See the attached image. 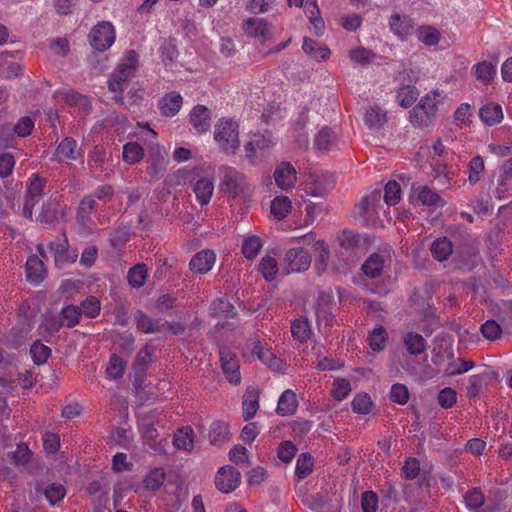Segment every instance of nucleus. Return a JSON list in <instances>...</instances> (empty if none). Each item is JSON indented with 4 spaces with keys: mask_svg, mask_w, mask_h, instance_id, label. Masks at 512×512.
Wrapping results in <instances>:
<instances>
[{
    "mask_svg": "<svg viewBox=\"0 0 512 512\" xmlns=\"http://www.w3.org/2000/svg\"><path fill=\"white\" fill-rule=\"evenodd\" d=\"M214 141L226 154H235L240 147L239 124L230 118H221L214 126Z\"/></svg>",
    "mask_w": 512,
    "mask_h": 512,
    "instance_id": "nucleus-1",
    "label": "nucleus"
},
{
    "mask_svg": "<svg viewBox=\"0 0 512 512\" xmlns=\"http://www.w3.org/2000/svg\"><path fill=\"white\" fill-rule=\"evenodd\" d=\"M446 100L447 95L444 91L434 90L427 93L410 112L411 123L415 126L427 125Z\"/></svg>",
    "mask_w": 512,
    "mask_h": 512,
    "instance_id": "nucleus-2",
    "label": "nucleus"
},
{
    "mask_svg": "<svg viewBox=\"0 0 512 512\" xmlns=\"http://www.w3.org/2000/svg\"><path fill=\"white\" fill-rule=\"evenodd\" d=\"M220 191L233 198L246 197L252 192V185L245 174L226 166L221 169Z\"/></svg>",
    "mask_w": 512,
    "mask_h": 512,
    "instance_id": "nucleus-3",
    "label": "nucleus"
},
{
    "mask_svg": "<svg viewBox=\"0 0 512 512\" xmlns=\"http://www.w3.org/2000/svg\"><path fill=\"white\" fill-rule=\"evenodd\" d=\"M192 190L201 206L209 204L214 193V170L210 165L196 166L193 171Z\"/></svg>",
    "mask_w": 512,
    "mask_h": 512,
    "instance_id": "nucleus-4",
    "label": "nucleus"
},
{
    "mask_svg": "<svg viewBox=\"0 0 512 512\" xmlns=\"http://www.w3.org/2000/svg\"><path fill=\"white\" fill-rule=\"evenodd\" d=\"M138 57L134 51H128L115 71L111 74L108 86L112 92L121 93L125 87L126 82L133 76L137 69Z\"/></svg>",
    "mask_w": 512,
    "mask_h": 512,
    "instance_id": "nucleus-5",
    "label": "nucleus"
},
{
    "mask_svg": "<svg viewBox=\"0 0 512 512\" xmlns=\"http://www.w3.org/2000/svg\"><path fill=\"white\" fill-rule=\"evenodd\" d=\"M243 355L247 358L257 357L264 365L274 371H281L285 368L284 361L257 338L251 339L247 343Z\"/></svg>",
    "mask_w": 512,
    "mask_h": 512,
    "instance_id": "nucleus-6",
    "label": "nucleus"
},
{
    "mask_svg": "<svg viewBox=\"0 0 512 512\" xmlns=\"http://www.w3.org/2000/svg\"><path fill=\"white\" fill-rule=\"evenodd\" d=\"M115 29L111 22L102 21L97 23L90 31L88 39L90 45L96 51H105L115 42Z\"/></svg>",
    "mask_w": 512,
    "mask_h": 512,
    "instance_id": "nucleus-7",
    "label": "nucleus"
},
{
    "mask_svg": "<svg viewBox=\"0 0 512 512\" xmlns=\"http://www.w3.org/2000/svg\"><path fill=\"white\" fill-rule=\"evenodd\" d=\"M381 192L372 191L369 195L363 197L356 205L354 215L363 224H374L377 218V206L380 203Z\"/></svg>",
    "mask_w": 512,
    "mask_h": 512,
    "instance_id": "nucleus-8",
    "label": "nucleus"
},
{
    "mask_svg": "<svg viewBox=\"0 0 512 512\" xmlns=\"http://www.w3.org/2000/svg\"><path fill=\"white\" fill-rule=\"evenodd\" d=\"M311 265V256L303 248H290L285 253L284 271L286 274L306 271Z\"/></svg>",
    "mask_w": 512,
    "mask_h": 512,
    "instance_id": "nucleus-9",
    "label": "nucleus"
},
{
    "mask_svg": "<svg viewBox=\"0 0 512 512\" xmlns=\"http://www.w3.org/2000/svg\"><path fill=\"white\" fill-rule=\"evenodd\" d=\"M240 483L241 474L233 466H223L216 473L215 486L222 493L233 492L239 487Z\"/></svg>",
    "mask_w": 512,
    "mask_h": 512,
    "instance_id": "nucleus-10",
    "label": "nucleus"
},
{
    "mask_svg": "<svg viewBox=\"0 0 512 512\" xmlns=\"http://www.w3.org/2000/svg\"><path fill=\"white\" fill-rule=\"evenodd\" d=\"M390 31L399 39L407 40L415 32L413 18L408 15L393 13L388 21Z\"/></svg>",
    "mask_w": 512,
    "mask_h": 512,
    "instance_id": "nucleus-11",
    "label": "nucleus"
},
{
    "mask_svg": "<svg viewBox=\"0 0 512 512\" xmlns=\"http://www.w3.org/2000/svg\"><path fill=\"white\" fill-rule=\"evenodd\" d=\"M45 180L38 175H34L27 189V199L23 206V215L26 218H32V211L35 204L40 200Z\"/></svg>",
    "mask_w": 512,
    "mask_h": 512,
    "instance_id": "nucleus-12",
    "label": "nucleus"
},
{
    "mask_svg": "<svg viewBox=\"0 0 512 512\" xmlns=\"http://www.w3.org/2000/svg\"><path fill=\"white\" fill-rule=\"evenodd\" d=\"M273 145L272 137L269 133L253 134L249 141L245 144L247 157L254 159L258 155L264 153Z\"/></svg>",
    "mask_w": 512,
    "mask_h": 512,
    "instance_id": "nucleus-13",
    "label": "nucleus"
},
{
    "mask_svg": "<svg viewBox=\"0 0 512 512\" xmlns=\"http://www.w3.org/2000/svg\"><path fill=\"white\" fill-rule=\"evenodd\" d=\"M274 180L282 190L293 188L297 182L296 170L293 165L288 162L279 164L274 171Z\"/></svg>",
    "mask_w": 512,
    "mask_h": 512,
    "instance_id": "nucleus-14",
    "label": "nucleus"
},
{
    "mask_svg": "<svg viewBox=\"0 0 512 512\" xmlns=\"http://www.w3.org/2000/svg\"><path fill=\"white\" fill-rule=\"evenodd\" d=\"M81 156V150L78 148L77 142L70 137L64 138L54 153L55 160L66 163L75 161Z\"/></svg>",
    "mask_w": 512,
    "mask_h": 512,
    "instance_id": "nucleus-15",
    "label": "nucleus"
},
{
    "mask_svg": "<svg viewBox=\"0 0 512 512\" xmlns=\"http://www.w3.org/2000/svg\"><path fill=\"white\" fill-rule=\"evenodd\" d=\"M220 360L222 364V370L227 380L232 384H239L241 381V375L239 371V363L235 355L226 351H220Z\"/></svg>",
    "mask_w": 512,
    "mask_h": 512,
    "instance_id": "nucleus-16",
    "label": "nucleus"
},
{
    "mask_svg": "<svg viewBox=\"0 0 512 512\" xmlns=\"http://www.w3.org/2000/svg\"><path fill=\"white\" fill-rule=\"evenodd\" d=\"M243 31L249 37H258L263 41L271 37L270 26L266 20L257 17L248 18L243 23Z\"/></svg>",
    "mask_w": 512,
    "mask_h": 512,
    "instance_id": "nucleus-17",
    "label": "nucleus"
},
{
    "mask_svg": "<svg viewBox=\"0 0 512 512\" xmlns=\"http://www.w3.org/2000/svg\"><path fill=\"white\" fill-rule=\"evenodd\" d=\"M410 197L412 199L416 198L427 206L441 207L445 204L437 192L425 185H413Z\"/></svg>",
    "mask_w": 512,
    "mask_h": 512,
    "instance_id": "nucleus-18",
    "label": "nucleus"
},
{
    "mask_svg": "<svg viewBox=\"0 0 512 512\" xmlns=\"http://www.w3.org/2000/svg\"><path fill=\"white\" fill-rule=\"evenodd\" d=\"M215 260L216 255L212 250H202L192 257L189 267L195 273L205 274L212 269Z\"/></svg>",
    "mask_w": 512,
    "mask_h": 512,
    "instance_id": "nucleus-19",
    "label": "nucleus"
},
{
    "mask_svg": "<svg viewBox=\"0 0 512 512\" xmlns=\"http://www.w3.org/2000/svg\"><path fill=\"white\" fill-rule=\"evenodd\" d=\"M259 409V390L249 387L243 395L242 413L243 418L248 421L252 419Z\"/></svg>",
    "mask_w": 512,
    "mask_h": 512,
    "instance_id": "nucleus-20",
    "label": "nucleus"
},
{
    "mask_svg": "<svg viewBox=\"0 0 512 512\" xmlns=\"http://www.w3.org/2000/svg\"><path fill=\"white\" fill-rule=\"evenodd\" d=\"M417 40L427 47L436 46L442 39L440 30L432 25H420L415 29Z\"/></svg>",
    "mask_w": 512,
    "mask_h": 512,
    "instance_id": "nucleus-21",
    "label": "nucleus"
},
{
    "mask_svg": "<svg viewBox=\"0 0 512 512\" xmlns=\"http://www.w3.org/2000/svg\"><path fill=\"white\" fill-rule=\"evenodd\" d=\"M479 116L488 126L496 125L504 118L502 106L495 102H488L483 105L480 108Z\"/></svg>",
    "mask_w": 512,
    "mask_h": 512,
    "instance_id": "nucleus-22",
    "label": "nucleus"
},
{
    "mask_svg": "<svg viewBox=\"0 0 512 512\" xmlns=\"http://www.w3.org/2000/svg\"><path fill=\"white\" fill-rule=\"evenodd\" d=\"M182 104V96L177 92H170L160 100L159 108L164 116L173 117L179 112Z\"/></svg>",
    "mask_w": 512,
    "mask_h": 512,
    "instance_id": "nucleus-23",
    "label": "nucleus"
},
{
    "mask_svg": "<svg viewBox=\"0 0 512 512\" xmlns=\"http://www.w3.org/2000/svg\"><path fill=\"white\" fill-rule=\"evenodd\" d=\"M46 276L43 262L36 255H32L26 262V277L32 284H39Z\"/></svg>",
    "mask_w": 512,
    "mask_h": 512,
    "instance_id": "nucleus-24",
    "label": "nucleus"
},
{
    "mask_svg": "<svg viewBox=\"0 0 512 512\" xmlns=\"http://www.w3.org/2000/svg\"><path fill=\"white\" fill-rule=\"evenodd\" d=\"M190 123L198 133H204L210 128V112L203 105L196 106L190 113Z\"/></svg>",
    "mask_w": 512,
    "mask_h": 512,
    "instance_id": "nucleus-25",
    "label": "nucleus"
},
{
    "mask_svg": "<svg viewBox=\"0 0 512 512\" xmlns=\"http://www.w3.org/2000/svg\"><path fill=\"white\" fill-rule=\"evenodd\" d=\"M195 434L191 427L180 428L173 437V445L176 449L191 452L194 448Z\"/></svg>",
    "mask_w": 512,
    "mask_h": 512,
    "instance_id": "nucleus-26",
    "label": "nucleus"
},
{
    "mask_svg": "<svg viewBox=\"0 0 512 512\" xmlns=\"http://www.w3.org/2000/svg\"><path fill=\"white\" fill-rule=\"evenodd\" d=\"M297 407L298 401L296 393L291 389H287L281 394L278 400L276 412L281 416H289L296 412Z\"/></svg>",
    "mask_w": 512,
    "mask_h": 512,
    "instance_id": "nucleus-27",
    "label": "nucleus"
},
{
    "mask_svg": "<svg viewBox=\"0 0 512 512\" xmlns=\"http://www.w3.org/2000/svg\"><path fill=\"white\" fill-rule=\"evenodd\" d=\"M472 73L479 82L488 85L496 76L497 67L491 62L481 61L472 67Z\"/></svg>",
    "mask_w": 512,
    "mask_h": 512,
    "instance_id": "nucleus-28",
    "label": "nucleus"
},
{
    "mask_svg": "<svg viewBox=\"0 0 512 512\" xmlns=\"http://www.w3.org/2000/svg\"><path fill=\"white\" fill-rule=\"evenodd\" d=\"M292 210V201L287 196H277L271 201L270 211L277 220L285 219Z\"/></svg>",
    "mask_w": 512,
    "mask_h": 512,
    "instance_id": "nucleus-29",
    "label": "nucleus"
},
{
    "mask_svg": "<svg viewBox=\"0 0 512 512\" xmlns=\"http://www.w3.org/2000/svg\"><path fill=\"white\" fill-rule=\"evenodd\" d=\"M386 258L387 256L380 253L372 254L363 264V272L371 278L379 276L384 268Z\"/></svg>",
    "mask_w": 512,
    "mask_h": 512,
    "instance_id": "nucleus-30",
    "label": "nucleus"
},
{
    "mask_svg": "<svg viewBox=\"0 0 512 512\" xmlns=\"http://www.w3.org/2000/svg\"><path fill=\"white\" fill-rule=\"evenodd\" d=\"M303 51L315 60H325L330 55V50L324 45L305 37L303 40Z\"/></svg>",
    "mask_w": 512,
    "mask_h": 512,
    "instance_id": "nucleus-31",
    "label": "nucleus"
},
{
    "mask_svg": "<svg viewBox=\"0 0 512 512\" xmlns=\"http://www.w3.org/2000/svg\"><path fill=\"white\" fill-rule=\"evenodd\" d=\"M136 324L139 330L146 334L159 333L164 330V324L154 322L148 315L138 311L135 315Z\"/></svg>",
    "mask_w": 512,
    "mask_h": 512,
    "instance_id": "nucleus-32",
    "label": "nucleus"
},
{
    "mask_svg": "<svg viewBox=\"0 0 512 512\" xmlns=\"http://www.w3.org/2000/svg\"><path fill=\"white\" fill-rule=\"evenodd\" d=\"M258 271L262 274L266 281H272L275 279L279 271L278 261L276 258L266 255L259 262Z\"/></svg>",
    "mask_w": 512,
    "mask_h": 512,
    "instance_id": "nucleus-33",
    "label": "nucleus"
},
{
    "mask_svg": "<svg viewBox=\"0 0 512 512\" xmlns=\"http://www.w3.org/2000/svg\"><path fill=\"white\" fill-rule=\"evenodd\" d=\"M448 357L451 358V361L447 364V366L444 369L446 375L452 376L462 374L468 372L474 367L473 361L463 360L461 358L454 360L451 351L448 352Z\"/></svg>",
    "mask_w": 512,
    "mask_h": 512,
    "instance_id": "nucleus-34",
    "label": "nucleus"
},
{
    "mask_svg": "<svg viewBox=\"0 0 512 512\" xmlns=\"http://www.w3.org/2000/svg\"><path fill=\"white\" fill-rule=\"evenodd\" d=\"M56 96L63 99L69 105L78 106L79 109L83 110L84 112H88L91 108V104L88 98L74 91L69 90L66 92H57Z\"/></svg>",
    "mask_w": 512,
    "mask_h": 512,
    "instance_id": "nucleus-35",
    "label": "nucleus"
},
{
    "mask_svg": "<svg viewBox=\"0 0 512 512\" xmlns=\"http://www.w3.org/2000/svg\"><path fill=\"white\" fill-rule=\"evenodd\" d=\"M387 121V115L384 110L374 106L370 107L365 114V123L371 129L381 128Z\"/></svg>",
    "mask_w": 512,
    "mask_h": 512,
    "instance_id": "nucleus-36",
    "label": "nucleus"
},
{
    "mask_svg": "<svg viewBox=\"0 0 512 512\" xmlns=\"http://www.w3.org/2000/svg\"><path fill=\"white\" fill-rule=\"evenodd\" d=\"M418 96L419 91L415 86L404 85L398 90L396 101L401 107L408 108L417 100Z\"/></svg>",
    "mask_w": 512,
    "mask_h": 512,
    "instance_id": "nucleus-37",
    "label": "nucleus"
},
{
    "mask_svg": "<svg viewBox=\"0 0 512 512\" xmlns=\"http://www.w3.org/2000/svg\"><path fill=\"white\" fill-rule=\"evenodd\" d=\"M229 437V425L224 421H214L209 430V439L212 444H219Z\"/></svg>",
    "mask_w": 512,
    "mask_h": 512,
    "instance_id": "nucleus-38",
    "label": "nucleus"
},
{
    "mask_svg": "<svg viewBox=\"0 0 512 512\" xmlns=\"http://www.w3.org/2000/svg\"><path fill=\"white\" fill-rule=\"evenodd\" d=\"M431 253L436 260L445 261L452 254V244L447 238L437 239L431 246Z\"/></svg>",
    "mask_w": 512,
    "mask_h": 512,
    "instance_id": "nucleus-39",
    "label": "nucleus"
},
{
    "mask_svg": "<svg viewBox=\"0 0 512 512\" xmlns=\"http://www.w3.org/2000/svg\"><path fill=\"white\" fill-rule=\"evenodd\" d=\"M291 333L299 342H306L309 340L312 335V330L307 319H296L291 325Z\"/></svg>",
    "mask_w": 512,
    "mask_h": 512,
    "instance_id": "nucleus-40",
    "label": "nucleus"
},
{
    "mask_svg": "<svg viewBox=\"0 0 512 512\" xmlns=\"http://www.w3.org/2000/svg\"><path fill=\"white\" fill-rule=\"evenodd\" d=\"M407 351L412 355H419L426 349L425 339L418 333H408L404 338Z\"/></svg>",
    "mask_w": 512,
    "mask_h": 512,
    "instance_id": "nucleus-41",
    "label": "nucleus"
},
{
    "mask_svg": "<svg viewBox=\"0 0 512 512\" xmlns=\"http://www.w3.org/2000/svg\"><path fill=\"white\" fill-rule=\"evenodd\" d=\"M148 270L144 264H137L128 272V282L133 288L142 287L147 279Z\"/></svg>",
    "mask_w": 512,
    "mask_h": 512,
    "instance_id": "nucleus-42",
    "label": "nucleus"
},
{
    "mask_svg": "<svg viewBox=\"0 0 512 512\" xmlns=\"http://www.w3.org/2000/svg\"><path fill=\"white\" fill-rule=\"evenodd\" d=\"M144 149L136 142H129L123 147V159L128 164H135L142 160Z\"/></svg>",
    "mask_w": 512,
    "mask_h": 512,
    "instance_id": "nucleus-43",
    "label": "nucleus"
},
{
    "mask_svg": "<svg viewBox=\"0 0 512 512\" xmlns=\"http://www.w3.org/2000/svg\"><path fill=\"white\" fill-rule=\"evenodd\" d=\"M165 480V472L162 468H155L151 470L144 479V485L147 490H158Z\"/></svg>",
    "mask_w": 512,
    "mask_h": 512,
    "instance_id": "nucleus-44",
    "label": "nucleus"
},
{
    "mask_svg": "<svg viewBox=\"0 0 512 512\" xmlns=\"http://www.w3.org/2000/svg\"><path fill=\"white\" fill-rule=\"evenodd\" d=\"M210 313L213 316L229 317L235 315V308L228 300L220 298L212 302Z\"/></svg>",
    "mask_w": 512,
    "mask_h": 512,
    "instance_id": "nucleus-45",
    "label": "nucleus"
},
{
    "mask_svg": "<svg viewBox=\"0 0 512 512\" xmlns=\"http://www.w3.org/2000/svg\"><path fill=\"white\" fill-rule=\"evenodd\" d=\"M32 360L37 365H42L47 362L51 356V349L41 342H35L30 348Z\"/></svg>",
    "mask_w": 512,
    "mask_h": 512,
    "instance_id": "nucleus-46",
    "label": "nucleus"
},
{
    "mask_svg": "<svg viewBox=\"0 0 512 512\" xmlns=\"http://www.w3.org/2000/svg\"><path fill=\"white\" fill-rule=\"evenodd\" d=\"M387 334L382 326L375 327L369 335V345L373 351H382L385 348Z\"/></svg>",
    "mask_w": 512,
    "mask_h": 512,
    "instance_id": "nucleus-47",
    "label": "nucleus"
},
{
    "mask_svg": "<svg viewBox=\"0 0 512 512\" xmlns=\"http://www.w3.org/2000/svg\"><path fill=\"white\" fill-rule=\"evenodd\" d=\"M314 251L317 254L315 267L318 271H324L329 260V249L324 241L318 240L314 243Z\"/></svg>",
    "mask_w": 512,
    "mask_h": 512,
    "instance_id": "nucleus-48",
    "label": "nucleus"
},
{
    "mask_svg": "<svg viewBox=\"0 0 512 512\" xmlns=\"http://www.w3.org/2000/svg\"><path fill=\"white\" fill-rule=\"evenodd\" d=\"M306 11L310 12L309 20L311 25L314 27L316 34H321L324 29V22L321 17L317 16L319 14V9L315 0L306 1Z\"/></svg>",
    "mask_w": 512,
    "mask_h": 512,
    "instance_id": "nucleus-49",
    "label": "nucleus"
},
{
    "mask_svg": "<svg viewBox=\"0 0 512 512\" xmlns=\"http://www.w3.org/2000/svg\"><path fill=\"white\" fill-rule=\"evenodd\" d=\"M373 402L366 393L357 394L352 401V409L355 413L368 414L372 410Z\"/></svg>",
    "mask_w": 512,
    "mask_h": 512,
    "instance_id": "nucleus-50",
    "label": "nucleus"
},
{
    "mask_svg": "<svg viewBox=\"0 0 512 512\" xmlns=\"http://www.w3.org/2000/svg\"><path fill=\"white\" fill-rule=\"evenodd\" d=\"M262 247L260 238L250 236L244 239L242 244V253L247 259H254Z\"/></svg>",
    "mask_w": 512,
    "mask_h": 512,
    "instance_id": "nucleus-51",
    "label": "nucleus"
},
{
    "mask_svg": "<svg viewBox=\"0 0 512 512\" xmlns=\"http://www.w3.org/2000/svg\"><path fill=\"white\" fill-rule=\"evenodd\" d=\"M484 169H485V164H484L483 158L479 155L473 157L468 166L469 182L471 184H476L480 180L481 175L484 172Z\"/></svg>",
    "mask_w": 512,
    "mask_h": 512,
    "instance_id": "nucleus-52",
    "label": "nucleus"
},
{
    "mask_svg": "<svg viewBox=\"0 0 512 512\" xmlns=\"http://www.w3.org/2000/svg\"><path fill=\"white\" fill-rule=\"evenodd\" d=\"M401 199V188L398 182L389 181L384 189V201L387 205L394 206Z\"/></svg>",
    "mask_w": 512,
    "mask_h": 512,
    "instance_id": "nucleus-53",
    "label": "nucleus"
},
{
    "mask_svg": "<svg viewBox=\"0 0 512 512\" xmlns=\"http://www.w3.org/2000/svg\"><path fill=\"white\" fill-rule=\"evenodd\" d=\"M66 244H67L66 240H62L61 242H58V243L51 242L49 244V249L54 254L56 265H59L63 262H67V261L73 262V261H75V259L77 257V255H73L71 257L66 256V254H65Z\"/></svg>",
    "mask_w": 512,
    "mask_h": 512,
    "instance_id": "nucleus-54",
    "label": "nucleus"
},
{
    "mask_svg": "<svg viewBox=\"0 0 512 512\" xmlns=\"http://www.w3.org/2000/svg\"><path fill=\"white\" fill-rule=\"evenodd\" d=\"M62 315V324H65L68 327H73L79 323L81 318V312L78 306L68 305L64 307L61 311Z\"/></svg>",
    "mask_w": 512,
    "mask_h": 512,
    "instance_id": "nucleus-55",
    "label": "nucleus"
},
{
    "mask_svg": "<svg viewBox=\"0 0 512 512\" xmlns=\"http://www.w3.org/2000/svg\"><path fill=\"white\" fill-rule=\"evenodd\" d=\"M125 369V362L118 356H111L108 366L106 368V374L110 379H118L122 377Z\"/></svg>",
    "mask_w": 512,
    "mask_h": 512,
    "instance_id": "nucleus-56",
    "label": "nucleus"
},
{
    "mask_svg": "<svg viewBox=\"0 0 512 512\" xmlns=\"http://www.w3.org/2000/svg\"><path fill=\"white\" fill-rule=\"evenodd\" d=\"M59 210V204L55 201L47 202L43 205L42 211L38 216V220L41 223H52L57 219Z\"/></svg>",
    "mask_w": 512,
    "mask_h": 512,
    "instance_id": "nucleus-57",
    "label": "nucleus"
},
{
    "mask_svg": "<svg viewBox=\"0 0 512 512\" xmlns=\"http://www.w3.org/2000/svg\"><path fill=\"white\" fill-rule=\"evenodd\" d=\"M79 309L81 315H84L89 318H94L100 312V302L96 297L90 296L81 303Z\"/></svg>",
    "mask_w": 512,
    "mask_h": 512,
    "instance_id": "nucleus-58",
    "label": "nucleus"
},
{
    "mask_svg": "<svg viewBox=\"0 0 512 512\" xmlns=\"http://www.w3.org/2000/svg\"><path fill=\"white\" fill-rule=\"evenodd\" d=\"M350 392L351 385L348 380L343 378H337L334 380L332 394L336 400L341 401L345 399Z\"/></svg>",
    "mask_w": 512,
    "mask_h": 512,
    "instance_id": "nucleus-59",
    "label": "nucleus"
},
{
    "mask_svg": "<svg viewBox=\"0 0 512 512\" xmlns=\"http://www.w3.org/2000/svg\"><path fill=\"white\" fill-rule=\"evenodd\" d=\"M335 140V134L332 130L324 128L319 131L315 138V146L319 150H327Z\"/></svg>",
    "mask_w": 512,
    "mask_h": 512,
    "instance_id": "nucleus-60",
    "label": "nucleus"
},
{
    "mask_svg": "<svg viewBox=\"0 0 512 512\" xmlns=\"http://www.w3.org/2000/svg\"><path fill=\"white\" fill-rule=\"evenodd\" d=\"M312 467V457L307 454H301L297 459L295 473L299 478H305L312 471Z\"/></svg>",
    "mask_w": 512,
    "mask_h": 512,
    "instance_id": "nucleus-61",
    "label": "nucleus"
},
{
    "mask_svg": "<svg viewBox=\"0 0 512 512\" xmlns=\"http://www.w3.org/2000/svg\"><path fill=\"white\" fill-rule=\"evenodd\" d=\"M349 58L356 64L365 65L372 61L373 53L364 47H358L350 50Z\"/></svg>",
    "mask_w": 512,
    "mask_h": 512,
    "instance_id": "nucleus-62",
    "label": "nucleus"
},
{
    "mask_svg": "<svg viewBox=\"0 0 512 512\" xmlns=\"http://www.w3.org/2000/svg\"><path fill=\"white\" fill-rule=\"evenodd\" d=\"M465 503L469 510L477 511L484 503V495L479 489H473L465 496Z\"/></svg>",
    "mask_w": 512,
    "mask_h": 512,
    "instance_id": "nucleus-63",
    "label": "nucleus"
},
{
    "mask_svg": "<svg viewBox=\"0 0 512 512\" xmlns=\"http://www.w3.org/2000/svg\"><path fill=\"white\" fill-rule=\"evenodd\" d=\"M483 336L488 340H496L501 336L502 329L494 320H488L481 326Z\"/></svg>",
    "mask_w": 512,
    "mask_h": 512,
    "instance_id": "nucleus-64",
    "label": "nucleus"
}]
</instances>
